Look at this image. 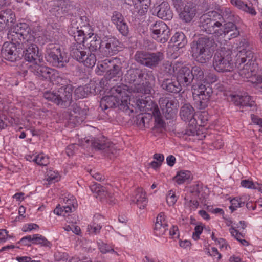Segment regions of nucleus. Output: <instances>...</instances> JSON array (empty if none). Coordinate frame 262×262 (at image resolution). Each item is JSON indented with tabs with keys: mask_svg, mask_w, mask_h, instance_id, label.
I'll return each mask as SVG.
<instances>
[{
	"mask_svg": "<svg viewBox=\"0 0 262 262\" xmlns=\"http://www.w3.org/2000/svg\"><path fill=\"white\" fill-rule=\"evenodd\" d=\"M73 22L76 23L79 27H81V26H87L90 25L89 19L85 16H81L78 20H77L73 19L71 23Z\"/></svg>",
	"mask_w": 262,
	"mask_h": 262,
	"instance_id": "obj_61",
	"label": "nucleus"
},
{
	"mask_svg": "<svg viewBox=\"0 0 262 262\" xmlns=\"http://www.w3.org/2000/svg\"><path fill=\"white\" fill-rule=\"evenodd\" d=\"M127 85H116L110 90V95L103 97L100 105L102 110L118 107L120 110L126 111L129 109L128 105V91Z\"/></svg>",
	"mask_w": 262,
	"mask_h": 262,
	"instance_id": "obj_2",
	"label": "nucleus"
},
{
	"mask_svg": "<svg viewBox=\"0 0 262 262\" xmlns=\"http://www.w3.org/2000/svg\"><path fill=\"white\" fill-rule=\"evenodd\" d=\"M251 49L252 47L249 41L245 39H242L237 47L236 63L242 66L244 64H252V62L257 63L256 56Z\"/></svg>",
	"mask_w": 262,
	"mask_h": 262,
	"instance_id": "obj_10",
	"label": "nucleus"
},
{
	"mask_svg": "<svg viewBox=\"0 0 262 262\" xmlns=\"http://www.w3.org/2000/svg\"><path fill=\"white\" fill-rule=\"evenodd\" d=\"M16 42H5L1 49V55L7 60L15 62L19 60L23 55L21 51L17 50Z\"/></svg>",
	"mask_w": 262,
	"mask_h": 262,
	"instance_id": "obj_16",
	"label": "nucleus"
},
{
	"mask_svg": "<svg viewBox=\"0 0 262 262\" xmlns=\"http://www.w3.org/2000/svg\"><path fill=\"white\" fill-rule=\"evenodd\" d=\"M219 20L215 21V25H213L214 32H210V34H215L216 36H219L222 35L224 34V32H223L224 26H223L222 23Z\"/></svg>",
	"mask_w": 262,
	"mask_h": 262,
	"instance_id": "obj_51",
	"label": "nucleus"
},
{
	"mask_svg": "<svg viewBox=\"0 0 262 262\" xmlns=\"http://www.w3.org/2000/svg\"><path fill=\"white\" fill-rule=\"evenodd\" d=\"M31 71L38 78L53 82L55 79L57 72L54 69L37 63L30 66Z\"/></svg>",
	"mask_w": 262,
	"mask_h": 262,
	"instance_id": "obj_15",
	"label": "nucleus"
},
{
	"mask_svg": "<svg viewBox=\"0 0 262 262\" xmlns=\"http://www.w3.org/2000/svg\"><path fill=\"white\" fill-rule=\"evenodd\" d=\"M74 209L75 207L73 203H72V200L68 199L66 200V205L60 207V205H58L54 210V213L58 215L66 216L67 213L72 212Z\"/></svg>",
	"mask_w": 262,
	"mask_h": 262,
	"instance_id": "obj_33",
	"label": "nucleus"
},
{
	"mask_svg": "<svg viewBox=\"0 0 262 262\" xmlns=\"http://www.w3.org/2000/svg\"><path fill=\"white\" fill-rule=\"evenodd\" d=\"M115 61V59H105L103 61H102L98 64V68L99 70L101 72H106L107 73Z\"/></svg>",
	"mask_w": 262,
	"mask_h": 262,
	"instance_id": "obj_46",
	"label": "nucleus"
},
{
	"mask_svg": "<svg viewBox=\"0 0 262 262\" xmlns=\"http://www.w3.org/2000/svg\"><path fill=\"white\" fill-rule=\"evenodd\" d=\"M166 201L169 206H173L176 202V196L172 190L168 192L166 197Z\"/></svg>",
	"mask_w": 262,
	"mask_h": 262,
	"instance_id": "obj_57",
	"label": "nucleus"
},
{
	"mask_svg": "<svg viewBox=\"0 0 262 262\" xmlns=\"http://www.w3.org/2000/svg\"><path fill=\"white\" fill-rule=\"evenodd\" d=\"M0 15L7 25L9 23H14L15 20V15L10 9L2 11Z\"/></svg>",
	"mask_w": 262,
	"mask_h": 262,
	"instance_id": "obj_39",
	"label": "nucleus"
},
{
	"mask_svg": "<svg viewBox=\"0 0 262 262\" xmlns=\"http://www.w3.org/2000/svg\"><path fill=\"white\" fill-rule=\"evenodd\" d=\"M168 225L165 220V215L163 212L160 213L157 217L156 222L154 228L155 234L157 236H161L164 234L167 230Z\"/></svg>",
	"mask_w": 262,
	"mask_h": 262,
	"instance_id": "obj_28",
	"label": "nucleus"
},
{
	"mask_svg": "<svg viewBox=\"0 0 262 262\" xmlns=\"http://www.w3.org/2000/svg\"><path fill=\"white\" fill-rule=\"evenodd\" d=\"M72 86L71 85L60 88L56 92V104L66 107L70 105L72 99Z\"/></svg>",
	"mask_w": 262,
	"mask_h": 262,
	"instance_id": "obj_20",
	"label": "nucleus"
},
{
	"mask_svg": "<svg viewBox=\"0 0 262 262\" xmlns=\"http://www.w3.org/2000/svg\"><path fill=\"white\" fill-rule=\"evenodd\" d=\"M58 176L59 174L57 172L50 170L47 172V181L49 182L57 181L58 180Z\"/></svg>",
	"mask_w": 262,
	"mask_h": 262,
	"instance_id": "obj_60",
	"label": "nucleus"
},
{
	"mask_svg": "<svg viewBox=\"0 0 262 262\" xmlns=\"http://www.w3.org/2000/svg\"><path fill=\"white\" fill-rule=\"evenodd\" d=\"M235 63L233 61L232 52L222 49L217 51L213 57V67L218 72H226L233 70Z\"/></svg>",
	"mask_w": 262,
	"mask_h": 262,
	"instance_id": "obj_4",
	"label": "nucleus"
},
{
	"mask_svg": "<svg viewBox=\"0 0 262 262\" xmlns=\"http://www.w3.org/2000/svg\"><path fill=\"white\" fill-rule=\"evenodd\" d=\"M220 17L219 13L215 11H210L202 15L199 19V27L200 29L207 34L213 32V25L215 20Z\"/></svg>",
	"mask_w": 262,
	"mask_h": 262,
	"instance_id": "obj_14",
	"label": "nucleus"
},
{
	"mask_svg": "<svg viewBox=\"0 0 262 262\" xmlns=\"http://www.w3.org/2000/svg\"><path fill=\"white\" fill-rule=\"evenodd\" d=\"M191 177L189 171H180L174 177V179L178 184H181L188 181Z\"/></svg>",
	"mask_w": 262,
	"mask_h": 262,
	"instance_id": "obj_44",
	"label": "nucleus"
},
{
	"mask_svg": "<svg viewBox=\"0 0 262 262\" xmlns=\"http://www.w3.org/2000/svg\"><path fill=\"white\" fill-rule=\"evenodd\" d=\"M233 21H228L224 25V35L229 39L235 38L239 35V31Z\"/></svg>",
	"mask_w": 262,
	"mask_h": 262,
	"instance_id": "obj_31",
	"label": "nucleus"
},
{
	"mask_svg": "<svg viewBox=\"0 0 262 262\" xmlns=\"http://www.w3.org/2000/svg\"><path fill=\"white\" fill-rule=\"evenodd\" d=\"M46 58L53 66L61 68L66 67L69 62L67 54L61 50L58 45H48L46 48Z\"/></svg>",
	"mask_w": 262,
	"mask_h": 262,
	"instance_id": "obj_7",
	"label": "nucleus"
},
{
	"mask_svg": "<svg viewBox=\"0 0 262 262\" xmlns=\"http://www.w3.org/2000/svg\"><path fill=\"white\" fill-rule=\"evenodd\" d=\"M214 42L208 37H201L191 43L192 57L200 63L207 62L211 58L214 52Z\"/></svg>",
	"mask_w": 262,
	"mask_h": 262,
	"instance_id": "obj_3",
	"label": "nucleus"
},
{
	"mask_svg": "<svg viewBox=\"0 0 262 262\" xmlns=\"http://www.w3.org/2000/svg\"><path fill=\"white\" fill-rule=\"evenodd\" d=\"M101 228L100 225L93 222L88 226L87 231L90 234L96 235L100 232Z\"/></svg>",
	"mask_w": 262,
	"mask_h": 262,
	"instance_id": "obj_49",
	"label": "nucleus"
},
{
	"mask_svg": "<svg viewBox=\"0 0 262 262\" xmlns=\"http://www.w3.org/2000/svg\"><path fill=\"white\" fill-rule=\"evenodd\" d=\"M177 79L180 85L187 87L191 84L193 77L189 68L183 67L179 70Z\"/></svg>",
	"mask_w": 262,
	"mask_h": 262,
	"instance_id": "obj_25",
	"label": "nucleus"
},
{
	"mask_svg": "<svg viewBox=\"0 0 262 262\" xmlns=\"http://www.w3.org/2000/svg\"><path fill=\"white\" fill-rule=\"evenodd\" d=\"M180 10V18L185 23H190L194 17L196 13V7L192 3H187Z\"/></svg>",
	"mask_w": 262,
	"mask_h": 262,
	"instance_id": "obj_24",
	"label": "nucleus"
},
{
	"mask_svg": "<svg viewBox=\"0 0 262 262\" xmlns=\"http://www.w3.org/2000/svg\"><path fill=\"white\" fill-rule=\"evenodd\" d=\"M50 12L53 15L57 17H61L62 15H64V13L62 10H61V8H60L58 3H57V5L53 6V8L50 10Z\"/></svg>",
	"mask_w": 262,
	"mask_h": 262,
	"instance_id": "obj_55",
	"label": "nucleus"
},
{
	"mask_svg": "<svg viewBox=\"0 0 262 262\" xmlns=\"http://www.w3.org/2000/svg\"><path fill=\"white\" fill-rule=\"evenodd\" d=\"M26 42H23V44L19 45L21 50V52L24 56L25 59L33 64L37 63H42L43 61L42 57L39 54L38 48L34 43V40L33 41H26Z\"/></svg>",
	"mask_w": 262,
	"mask_h": 262,
	"instance_id": "obj_12",
	"label": "nucleus"
},
{
	"mask_svg": "<svg viewBox=\"0 0 262 262\" xmlns=\"http://www.w3.org/2000/svg\"><path fill=\"white\" fill-rule=\"evenodd\" d=\"M54 256L57 261H64L68 260L69 255L67 253L58 251L55 253Z\"/></svg>",
	"mask_w": 262,
	"mask_h": 262,
	"instance_id": "obj_62",
	"label": "nucleus"
},
{
	"mask_svg": "<svg viewBox=\"0 0 262 262\" xmlns=\"http://www.w3.org/2000/svg\"><path fill=\"white\" fill-rule=\"evenodd\" d=\"M33 161L36 162L40 166H46L49 163V158L48 157L43 155H38L33 160Z\"/></svg>",
	"mask_w": 262,
	"mask_h": 262,
	"instance_id": "obj_52",
	"label": "nucleus"
},
{
	"mask_svg": "<svg viewBox=\"0 0 262 262\" xmlns=\"http://www.w3.org/2000/svg\"><path fill=\"white\" fill-rule=\"evenodd\" d=\"M33 244H39L42 246L50 248L52 244L45 237L40 234H34Z\"/></svg>",
	"mask_w": 262,
	"mask_h": 262,
	"instance_id": "obj_43",
	"label": "nucleus"
},
{
	"mask_svg": "<svg viewBox=\"0 0 262 262\" xmlns=\"http://www.w3.org/2000/svg\"><path fill=\"white\" fill-rule=\"evenodd\" d=\"M119 41L114 37H105L101 40L100 53L103 56H112L118 51Z\"/></svg>",
	"mask_w": 262,
	"mask_h": 262,
	"instance_id": "obj_17",
	"label": "nucleus"
},
{
	"mask_svg": "<svg viewBox=\"0 0 262 262\" xmlns=\"http://www.w3.org/2000/svg\"><path fill=\"white\" fill-rule=\"evenodd\" d=\"M160 71L161 72L159 76H161V75L163 74V77H164V76H166L165 77H169L173 75L174 72L173 67L169 62L164 63L160 69Z\"/></svg>",
	"mask_w": 262,
	"mask_h": 262,
	"instance_id": "obj_41",
	"label": "nucleus"
},
{
	"mask_svg": "<svg viewBox=\"0 0 262 262\" xmlns=\"http://www.w3.org/2000/svg\"><path fill=\"white\" fill-rule=\"evenodd\" d=\"M81 43H73L70 48V55L79 62H82L88 68L93 67L96 62V57L94 53H88L81 46Z\"/></svg>",
	"mask_w": 262,
	"mask_h": 262,
	"instance_id": "obj_9",
	"label": "nucleus"
},
{
	"mask_svg": "<svg viewBox=\"0 0 262 262\" xmlns=\"http://www.w3.org/2000/svg\"><path fill=\"white\" fill-rule=\"evenodd\" d=\"M230 3L233 6L245 12L252 15H255L256 14L251 3H247L242 0H230Z\"/></svg>",
	"mask_w": 262,
	"mask_h": 262,
	"instance_id": "obj_30",
	"label": "nucleus"
},
{
	"mask_svg": "<svg viewBox=\"0 0 262 262\" xmlns=\"http://www.w3.org/2000/svg\"><path fill=\"white\" fill-rule=\"evenodd\" d=\"M203 227L201 225H197L195 227L194 232L193 233L192 237L194 239L197 240L200 238V235L203 231Z\"/></svg>",
	"mask_w": 262,
	"mask_h": 262,
	"instance_id": "obj_64",
	"label": "nucleus"
},
{
	"mask_svg": "<svg viewBox=\"0 0 262 262\" xmlns=\"http://www.w3.org/2000/svg\"><path fill=\"white\" fill-rule=\"evenodd\" d=\"M151 36L158 42L165 43L170 36V29L163 21H150L148 24Z\"/></svg>",
	"mask_w": 262,
	"mask_h": 262,
	"instance_id": "obj_11",
	"label": "nucleus"
},
{
	"mask_svg": "<svg viewBox=\"0 0 262 262\" xmlns=\"http://www.w3.org/2000/svg\"><path fill=\"white\" fill-rule=\"evenodd\" d=\"M231 100L235 105L240 106L241 107H252L255 106V101L247 93H245L243 95H232Z\"/></svg>",
	"mask_w": 262,
	"mask_h": 262,
	"instance_id": "obj_26",
	"label": "nucleus"
},
{
	"mask_svg": "<svg viewBox=\"0 0 262 262\" xmlns=\"http://www.w3.org/2000/svg\"><path fill=\"white\" fill-rule=\"evenodd\" d=\"M229 230L232 236L234 237L237 240L240 241L242 239V238L243 237V235L236 230L235 227L232 226Z\"/></svg>",
	"mask_w": 262,
	"mask_h": 262,
	"instance_id": "obj_63",
	"label": "nucleus"
},
{
	"mask_svg": "<svg viewBox=\"0 0 262 262\" xmlns=\"http://www.w3.org/2000/svg\"><path fill=\"white\" fill-rule=\"evenodd\" d=\"M220 16L219 20L221 19L226 20L228 21L238 22L239 20L238 16L235 15L230 8L225 7L221 10V13H219Z\"/></svg>",
	"mask_w": 262,
	"mask_h": 262,
	"instance_id": "obj_34",
	"label": "nucleus"
},
{
	"mask_svg": "<svg viewBox=\"0 0 262 262\" xmlns=\"http://www.w3.org/2000/svg\"><path fill=\"white\" fill-rule=\"evenodd\" d=\"M171 41L178 48H182L185 47L187 42L185 35L182 32H176L171 37Z\"/></svg>",
	"mask_w": 262,
	"mask_h": 262,
	"instance_id": "obj_36",
	"label": "nucleus"
},
{
	"mask_svg": "<svg viewBox=\"0 0 262 262\" xmlns=\"http://www.w3.org/2000/svg\"><path fill=\"white\" fill-rule=\"evenodd\" d=\"M117 30L119 32L124 36H127L129 33L128 27L125 21L118 25L116 26Z\"/></svg>",
	"mask_w": 262,
	"mask_h": 262,
	"instance_id": "obj_54",
	"label": "nucleus"
},
{
	"mask_svg": "<svg viewBox=\"0 0 262 262\" xmlns=\"http://www.w3.org/2000/svg\"><path fill=\"white\" fill-rule=\"evenodd\" d=\"M90 188L93 193L97 194L96 197L99 198L102 202L111 205L116 204V200L113 194L108 192L105 187L96 183L90 186Z\"/></svg>",
	"mask_w": 262,
	"mask_h": 262,
	"instance_id": "obj_18",
	"label": "nucleus"
},
{
	"mask_svg": "<svg viewBox=\"0 0 262 262\" xmlns=\"http://www.w3.org/2000/svg\"><path fill=\"white\" fill-rule=\"evenodd\" d=\"M238 68L239 74L243 78H250V80H253L254 77L261 76L256 74L258 68L257 63L252 62V64L239 65Z\"/></svg>",
	"mask_w": 262,
	"mask_h": 262,
	"instance_id": "obj_23",
	"label": "nucleus"
},
{
	"mask_svg": "<svg viewBox=\"0 0 262 262\" xmlns=\"http://www.w3.org/2000/svg\"><path fill=\"white\" fill-rule=\"evenodd\" d=\"M84 120V117L80 115L77 114V112H75L74 113H70L69 116V121L71 123L75 125L79 124L82 122Z\"/></svg>",
	"mask_w": 262,
	"mask_h": 262,
	"instance_id": "obj_50",
	"label": "nucleus"
},
{
	"mask_svg": "<svg viewBox=\"0 0 262 262\" xmlns=\"http://www.w3.org/2000/svg\"><path fill=\"white\" fill-rule=\"evenodd\" d=\"M91 26L89 25L81 26L79 27L76 23H71L68 29V33L73 36L76 42H81L86 37H88L93 33Z\"/></svg>",
	"mask_w": 262,
	"mask_h": 262,
	"instance_id": "obj_13",
	"label": "nucleus"
},
{
	"mask_svg": "<svg viewBox=\"0 0 262 262\" xmlns=\"http://www.w3.org/2000/svg\"><path fill=\"white\" fill-rule=\"evenodd\" d=\"M30 28L27 24L19 23L11 28L8 33V38L19 46L23 44V42L35 40L34 36L30 33Z\"/></svg>",
	"mask_w": 262,
	"mask_h": 262,
	"instance_id": "obj_8",
	"label": "nucleus"
},
{
	"mask_svg": "<svg viewBox=\"0 0 262 262\" xmlns=\"http://www.w3.org/2000/svg\"><path fill=\"white\" fill-rule=\"evenodd\" d=\"M152 113L155 118V126L154 128H164L165 124L162 118V116L159 109L155 108Z\"/></svg>",
	"mask_w": 262,
	"mask_h": 262,
	"instance_id": "obj_42",
	"label": "nucleus"
},
{
	"mask_svg": "<svg viewBox=\"0 0 262 262\" xmlns=\"http://www.w3.org/2000/svg\"><path fill=\"white\" fill-rule=\"evenodd\" d=\"M163 58L164 55L161 52L138 51L134 55V59L137 63L150 69L157 67Z\"/></svg>",
	"mask_w": 262,
	"mask_h": 262,
	"instance_id": "obj_6",
	"label": "nucleus"
},
{
	"mask_svg": "<svg viewBox=\"0 0 262 262\" xmlns=\"http://www.w3.org/2000/svg\"><path fill=\"white\" fill-rule=\"evenodd\" d=\"M135 8L137 9L138 13H144L147 11L148 6L150 4V0H133Z\"/></svg>",
	"mask_w": 262,
	"mask_h": 262,
	"instance_id": "obj_38",
	"label": "nucleus"
},
{
	"mask_svg": "<svg viewBox=\"0 0 262 262\" xmlns=\"http://www.w3.org/2000/svg\"><path fill=\"white\" fill-rule=\"evenodd\" d=\"M132 201L136 203L140 209H144L147 203L145 192L142 188H139L136 190L132 197Z\"/></svg>",
	"mask_w": 262,
	"mask_h": 262,
	"instance_id": "obj_29",
	"label": "nucleus"
},
{
	"mask_svg": "<svg viewBox=\"0 0 262 262\" xmlns=\"http://www.w3.org/2000/svg\"><path fill=\"white\" fill-rule=\"evenodd\" d=\"M98 247L100 251L103 253H106L107 252L110 251H114L113 249H112L110 246H109L107 244L104 243L103 242H98Z\"/></svg>",
	"mask_w": 262,
	"mask_h": 262,
	"instance_id": "obj_58",
	"label": "nucleus"
},
{
	"mask_svg": "<svg viewBox=\"0 0 262 262\" xmlns=\"http://www.w3.org/2000/svg\"><path fill=\"white\" fill-rule=\"evenodd\" d=\"M241 184V185L245 188L254 189H256V183H254L249 180H242Z\"/></svg>",
	"mask_w": 262,
	"mask_h": 262,
	"instance_id": "obj_59",
	"label": "nucleus"
},
{
	"mask_svg": "<svg viewBox=\"0 0 262 262\" xmlns=\"http://www.w3.org/2000/svg\"><path fill=\"white\" fill-rule=\"evenodd\" d=\"M163 114L167 119L173 118L176 114L175 109L178 106L177 100L168 97L160 98L159 101Z\"/></svg>",
	"mask_w": 262,
	"mask_h": 262,
	"instance_id": "obj_19",
	"label": "nucleus"
},
{
	"mask_svg": "<svg viewBox=\"0 0 262 262\" xmlns=\"http://www.w3.org/2000/svg\"><path fill=\"white\" fill-rule=\"evenodd\" d=\"M81 42L83 43L88 47L90 52H95L99 49L100 52L101 40L96 34H92L83 40Z\"/></svg>",
	"mask_w": 262,
	"mask_h": 262,
	"instance_id": "obj_27",
	"label": "nucleus"
},
{
	"mask_svg": "<svg viewBox=\"0 0 262 262\" xmlns=\"http://www.w3.org/2000/svg\"><path fill=\"white\" fill-rule=\"evenodd\" d=\"M158 79L162 89L168 92L178 93L182 90L181 85L177 79L158 76Z\"/></svg>",
	"mask_w": 262,
	"mask_h": 262,
	"instance_id": "obj_22",
	"label": "nucleus"
},
{
	"mask_svg": "<svg viewBox=\"0 0 262 262\" xmlns=\"http://www.w3.org/2000/svg\"><path fill=\"white\" fill-rule=\"evenodd\" d=\"M159 7L157 12L158 17L165 20H170L172 18V12L167 3L163 2Z\"/></svg>",
	"mask_w": 262,
	"mask_h": 262,
	"instance_id": "obj_32",
	"label": "nucleus"
},
{
	"mask_svg": "<svg viewBox=\"0 0 262 262\" xmlns=\"http://www.w3.org/2000/svg\"><path fill=\"white\" fill-rule=\"evenodd\" d=\"M110 141L104 136H102L98 138H94L91 141V145L95 149L105 150L106 146H109Z\"/></svg>",
	"mask_w": 262,
	"mask_h": 262,
	"instance_id": "obj_35",
	"label": "nucleus"
},
{
	"mask_svg": "<svg viewBox=\"0 0 262 262\" xmlns=\"http://www.w3.org/2000/svg\"><path fill=\"white\" fill-rule=\"evenodd\" d=\"M155 77L152 72L145 73L139 68H130L124 76L126 83L131 84L127 90L129 92L150 94L151 86L149 81H154Z\"/></svg>",
	"mask_w": 262,
	"mask_h": 262,
	"instance_id": "obj_1",
	"label": "nucleus"
},
{
	"mask_svg": "<svg viewBox=\"0 0 262 262\" xmlns=\"http://www.w3.org/2000/svg\"><path fill=\"white\" fill-rule=\"evenodd\" d=\"M111 20L116 26L125 21L122 15L117 11L114 12Z\"/></svg>",
	"mask_w": 262,
	"mask_h": 262,
	"instance_id": "obj_53",
	"label": "nucleus"
},
{
	"mask_svg": "<svg viewBox=\"0 0 262 262\" xmlns=\"http://www.w3.org/2000/svg\"><path fill=\"white\" fill-rule=\"evenodd\" d=\"M192 91L195 107L199 110L207 107L212 94V88L208 85L193 84Z\"/></svg>",
	"mask_w": 262,
	"mask_h": 262,
	"instance_id": "obj_5",
	"label": "nucleus"
},
{
	"mask_svg": "<svg viewBox=\"0 0 262 262\" xmlns=\"http://www.w3.org/2000/svg\"><path fill=\"white\" fill-rule=\"evenodd\" d=\"M192 74L193 79L196 78L198 81H203L204 79V72L202 69L198 66H194L190 69Z\"/></svg>",
	"mask_w": 262,
	"mask_h": 262,
	"instance_id": "obj_48",
	"label": "nucleus"
},
{
	"mask_svg": "<svg viewBox=\"0 0 262 262\" xmlns=\"http://www.w3.org/2000/svg\"><path fill=\"white\" fill-rule=\"evenodd\" d=\"M116 62V60H115L111 68L106 74L107 76L110 79L115 77H119L122 74L121 67L119 65L117 64Z\"/></svg>",
	"mask_w": 262,
	"mask_h": 262,
	"instance_id": "obj_40",
	"label": "nucleus"
},
{
	"mask_svg": "<svg viewBox=\"0 0 262 262\" xmlns=\"http://www.w3.org/2000/svg\"><path fill=\"white\" fill-rule=\"evenodd\" d=\"M195 112L193 107L189 103L184 104L180 109L179 115L181 119L190 126H195L197 121L194 118Z\"/></svg>",
	"mask_w": 262,
	"mask_h": 262,
	"instance_id": "obj_21",
	"label": "nucleus"
},
{
	"mask_svg": "<svg viewBox=\"0 0 262 262\" xmlns=\"http://www.w3.org/2000/svg\"><path fill=\"white\" fill-rule=\"evenodd\" d=\"M56 92L46 91L43 93V97L49 101H51L56 104V99H57Z\"/></svg>",
	"mask_w": 262,
	"mask_h": 262,
	"instance_id": "obj_56",
	"label": "nucleus"
},
{
	"mask_svg": "<svg viewBox=\"0 0 262 262\" xmlns=\"http://www.w3.org/2000/svg\"><path fill=\"white\" fill-rule=\"evenodd\" d=\"M90 84H86L84 86H80L77 88L74 91V95L77 99L86 97L92 93Z\"/></svg>",
	"mask_w": 262,
	"mask_h": 262,
	"instance_id": "obj_37",
	"label": "nucleus"
},
{
	"mask_svg": "<svg viewBox=\"0 0 262 262\" xmlns=\"http://www.w3.org/2000/svg\"><path fill=\"white\" fill-rule=\"evenodd\" d=\"M58 3L64 14L69 13L73 8L72 2L69 0H59Z\"/></svg>",
	"mask_w": 262,
	"mask_h": 262,
	"instance_id": "obj_47",
	"label": "nucleus"
},
{
	"mask_svg": "<svg viewBox=\"0 0 262 262\" xmlns=\"http://www.w3.org/2000/svg\"><path fill=\"white\" fill-rule=\"evenodd\" d=\"M245 201L246 198L243 197H236L232 199L230 201L231 205L229 207L231 212H233L234 211L236 210L238 207H242L243 206L245 205Z\"/></svg>",
	"mask_w": 262,
	"mask_h": 262,
	"instance_id": "obj_45",
	"label": "nucleus"
}]
</instances>
